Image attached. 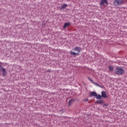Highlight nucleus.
Segmentation results:
<instances>
[{
	"label": "nucleus",
	"instance_id": "f257e3e1",
	"mask_svg": "<svg viewBox=\"0 0 127 127\" xmlns=\"http://www.w3.org/2000/svg\"><path fill=\"white\" fill-rule=\"evenodd\" d=\"M81 51V48L79 47H75L72 50V51L70 52L71 55L72 56H77L79 55Z\"/></svg>",
	"mask_w": 127,
	"mask_h": 127
},
{
	"label": "nucleus",
	"instance_id": "f03ea898",
	"mask_svg": "<svg viewBox=\"0 0 127 127\" xmlns=\"http://www.w3.org/2000/svg\"><path fill=\"white\" fill-rule=\"evenodd\" d=\"M125 73V69L121 67H117L115 69V74L118 75H122Z\"/></svg>",
	"mask_w": 127,
	"mask_h": 127
},
{
	"label": "nucleus",
	"instance_id": "7ed1b4c3",
	"mask_svg": "<svg viewBox=\"0 0 127 127\" xmlns=\"http://www.w3.org/2000/svg\"><path fill=\"white\" fill-rule=\"evenodd\" d=\"M1 72L2 73L3 77H5L7 74V72L5 68L2 66L1 65H0V75L1 74Z\"/></svg>",
	"mask_w": 127,
	"mask_h": 127
},
{
	"label": "nucleus",
	"instance_id": "20e7f679",
	"mask_svg": "<svg viewBox=\"0 0 127 127\" xmlns=\"http://www.w3.org/2000/svg\"><path fill=\"white\" fill-rule=\"evenodd\" d=\"M124 0H115L114 4L115 6L121 5L123 4Z\"/></svg>",
	"mask_w": 127,
	"mask_h": 127
},
{
	"label": "nucleus",
	"instance_id": "39448f33",
	"mask_svg": "<svg viewBox=\"0 0 127 127\" xmlns=\"http://www.w3.org/2000/svg\"><path fill=\"white\" fill-rule=\"evenodd\" d=\"M105 4H107V5H108L109 3L108 0H101L100 2L101 7L104 5Z\"/></svg>",
	"mask_w": 127,
	"mask_h": 127
},
{
	"label": "nucleus",
	"instance_id": "423d86ee",
	"mask_svg": "<svg viewBox=\"0 0 127 127\" xmlns=\"http://www.w3.org/2000/svg\"><path fill=\"white\" fill-rule=\"evenodd\" d=\"M101 94H102V97L103 98H107V93L105 91H102Z\"/></svg>",
	"mask_w": 127,
	"mask_h": 127
},
{
	"label": "nucleus",
	"instance_id": "0eeeda50",
	"mask_svg": "<svg viewBox=\"0 0 127 127\" xmlns=\"http://www.w3.org/2000/svg\"><path fill=\"white\" fill-rule=\"evenodd\" d=\"M70 25H71V24L70 22H66L64 23V25L63 28L64 29L66 28L67 27L69 26Z\"/></svg>",
	"mask_w": 127,
	"mask_h": 127
},
{
	"label": "nucleus",
	"instance_id": "6e6552de",
	"mask_svg": "<svg viewBox=\"0 0 127 127\" xmlns=\"http://www.w3.org/2000/svg\"><path fill=\"white\" fill-rule=\"evenodd\" d=\"M91 97L93 96H97V93L96 92H91L90 94Z\"/></svg>",
	"mask_w": 127,
	"mask_h": 127
},
{
	"label": "nucleus",
	"instance_id": "1a4fd4ad",
	"mask_svg": "<svg viewBox=\"0 0 127 127\" xmlns=\"http://www.w3.org/2000/svg\"><path fill=\"white\" fill-rule=\"evenodd\" d=\"M96 97L97 99H102V96L100 94L97 95V94L96 95Z\"/></svg>",
	"mask_w": 127,
	"mask_h": 127
},
{
	"label": "nucleus",
	"instance_id": "9d476101",
	"mask_svg": "<svg viewBox=\"0 0 127 127\" xmlns=\"http://www.w3.org/2000/svg\"><path fill=\"white\" fill-rule=\"evenodd\" d=\"M104 103V101L102 100H99L96 101V103L98 104H102Z\"/></svg>",
	"mask_w": 127,
	"mask_h": 127
},
{
	"label": "nucleus",
	"instance_id": "9b49d317",
	"mask_svg": "<svg viewBox=\"0 0 127 127\" xmlns=\"http://www.w3.org/2000/svg\"><path fill=\"white\" fill-rule=\"evenodd\" d=\"M67 6V5L66 4H63V5H62L61 8H62V9H64V8H65V7H66Z\"/></svg>",
	"mask_w": 127,
	"mask_h": 127
},
{
	"label": "nucleus",
	"instance_id": "f8f14e48",
	"mask_svg": "<svg viewBox=\"0 0 127 127\" xmlns=\"http://www.w3.org/2000/svg\"><path fill=\"white\" fill-rule=\"evenodd\" d=\"M73 99H71V100H70L69 101V102H68V106H71V104H72V102H73Z\"/></svg>",
	"mask_w": 127,
	"mask_h": 127
},
{
	"label": "nucleus",
	"instance_id": "ddd939ff",
	"mask_svg": "<svg viewBox=\"0 0 127 127\" xmlns=\"http://www.w3.org/2000/svg\"><path fill=\"white\" fill-rule=\"evenodd\" d=\"M109 68L110 71H114V68L112 66H110Z\"/></svg>",
	"mask_w": 127,
	"mask_h": 127
},
{
	"label": "nucleus",
	"instance_id": "4468645a",
	"mask_svg": "<svg viewBox=\"0 0 127 127\" xmlns=\"http://www.w3.org/2000/svg\"><path fill=\"white\" fill-rule=\"evenodd\" d=\"M88 78L89 81H91L92 83H94V81L92 78H90L89 77H88Z\"/></svg>",
	"mask_w": 127,
	"mask_h": 127
},
{
	"label": "nucleus",
	"instance_id": "2eb2a0df",
	"mask_svg": "<svg viewBox=\"0 0 127 127\" xmlns=\"http://www.w3.org/2000/svg\"><path fill=\"white\" fill-rule=\"evenodd\" d=\"M88 101V98H86V99H84V102H87Z\"/></svg>",
	"mask_w": 127,
	"mask_h": 127
},
{
	"label": "nucleus",
	"instance_id": "dca6fc26",
	"mask_svg": "<svg viewBox=\"0 0 127 127\" xmlns=\"http://www.w3.org/2000/svg\"><path fill=\"white\" fill-rule=\"evenodd\" d=\"M95 85H97V86H100V87H101V86L100 85H99L98 83H95V82H94L93 83Z\"/></svg>",
	"mask_w": 127,
	"mask_h": 127
},
{
	"label": "nucleus",
	"instance_id": "f3484780",
	"mask_svg": "<svg viewBox=\"0 0 127 127\" xmlns=\"http://www.w3.org/2000/svg\"><path fill=\"white\" fill-rule=\"evenodd\" d=\"M51 72V69H49V70L47 71V72Z\"/></svg>",
	"mask_w": 127,
	"mask_h": 127
},
{
	"label": "nucleus",
	"instance_id": "a211bd4d",
	"mask_svg": "<svg viewBox=\"0 0 127 127\" xmlns=\"http://www.w3.org/2000/svg\"><path fill=\"white\" fill-rule=\"evenodd\" d=\"M105 106H108V104H104Z\"/></svg>",
	"mask_w": 127,
	"mask_h": 127
}]
</instances>
